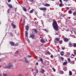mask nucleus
I'll return each mask as SVG.
<instances>
[{
    "label": "nucleus",
    "instance_id": "obj_1",
    "mask_svg": "<svg viewBox=\"0 0 76 76\" xmlns=\"http://www.w3.org/2000/svg\"><path fill=\"white\" fill-rule=\"evenodd\" d=\"M52 26L54 29L55 31H58V24L56 21H55L53 22L52 23Z\"/></svg>",
    "mask_w": 76,
    "mask_h": 76
},
{
    "label": "nucleus",
    "instance_id": "obj_2",
    "mask_svg": "<svg viewBox=\"0 0 76 76\" xmlns=\"http://www.w3.org/2000/svg\"><path fill=\"white\" fill-rule=\"evenodd\" d=\"M60 38H55V40L54 42L55 43H57V42H59V43L60 44H61L63 43V40L60 41Z\"/></svg>",
    "mask_w": 76,
    "mask_h": 76
},
{
    "label": "nucleus",
    "instance_id": "obj_3",
    "mask_svg": "<svg viewBox=\"0 0 76 76\" xmlns=\"http://www.w3.org/2000/svg\"><path fill=\"white\" fill-rule=\"evenodd\" d=\"M13 65L12 64V63H10L9 64V65L6 67V69H10V68H11L12 69L13 68Z\"/></svg>",
    "mask_w": 76,
    "mask_h": 76
},
{
    "label": "nucleus",
    "instance_id": "obj_4",
    "mask_svg": "<svg viewBox=\"0 0 76 76\" xmlns=\"http://www.w3.org/2000/svg\"><path fill=\"white\" fill-rule=\"evenodd\" d=\"M42 4L44 6H46L47 7H48L50 6V5L49 4H47V3H46V4H45L44 3H43Z\"/></svg>",
    "mask_w": 76,
    "mask_h": 76
},
{
    "label": "nucleus",
    "instance_id": "obj_5",
    "mask_svg": "<svg viewBox=\"0 0 76 76\" xmlns=\"http://www.w3.org/2000/svg\"><path fill=\"white\" fill-rule=\"evenodd\" d=\"M64 42H67L69 41V39L66 37H65L64 39Z\"/></svg>",
    "mask_w": 76,
    "mask_h": 76
},
{
    "label": "nucleus",
    "instance_id": "obj_6",
    "mask_svg": "<svg viewBox=\"0 0 76 76\" xmlns=\"http://www.w3.org/2000/svg\"><path fill=\"white\" fill-rule=\"evenodd\" d=\"M39 9L41 10L45 11L47 10V8L46 7L40 8H39Z\"/></svg>",
    "mask_w": 76,
    "mask_h": 76
},
{
    "label": "nucleus",
    "instance_id": "obj_7",
    "mask_svg": "<svg viewBox=\"0 0 76 76\" xmlns=\"http://www.w3.org/2000/svg\"><path fill=\"white\" fill-rule=\"evenodd\" d=\"M30 37L32 39H34L35 38V34H32L30 35Z\"/></svg>",
    "mask_w": 76,
    "mask_h": 76
},
{
    "label": "nucleus",
    "instance_id": "obj_8",
    "mask_svg": "<svg viewBox=\"0 0 76 76\" xmlns=\"http://www.w3.org/2000/svg\"><path fill=\"white\" fill-rule=\"evenodd\" d=\"M69 45L70 47H72L73 46V43H72L71 42H69Z\"/></svg>",
    "mask_w": 76,
    "mask_h": 76
},
{
    "label": "nucleus",
    "instance_id": "obj_9",
    "mask_svg": "<svg viewBox=\"0 0 76 76\" xmlns=\"http://www.w3.org/2000/svg\"><path fill=\"white\" fill-rule=\"evenodd\" d=\"M40 42L42 43L43 44H44L45 43V41L43 39H40Z\"/></svg>",
    "mask_w": 76,
    "mask_h": 76
},
{
    "label": "nucleus",
    "instance_id": "obj_10",
    "mask_svg": "<svg viewBox=\"0 0 76 76\" xmlns=\"http://www.w3.org/2000/svg\"><path fill=\"white\" fill-rule=\"evenodd\" d=\"M10 44L12 45V46H13L14 45H15V43L13 42H10Z\"/></svg>",
    "mask_w": 76,
    "mask_h": 76
},
{
    "label": "nucleus",
    "instance_id": "obj_11",
    "mask_svg": "<svg viewBox=\"0 0 76 76\" xmlns=\"http://www.w3.org/2000/svg\"><path fill=\"white\" fill-rule=\"evenodd\" d=\"M64 52L63 51H61L60 53V54L61 55V56H64Z\"/></svg>",
    "mask_w": 76,
    "mask_h": 76
},
{
    "label": "nucleus",
    "instance_id": "obj_12",
    "mask_svg": "<svg viewBox=\"0 0 76 76\" xmlns=\"http://www.w3.org/2000/svg\"><path fill=\"white\" fill-rule=\"evenodd\" d=\"M32 30L33 31H34L36 34H38V31L37 30V29L36 28L33 29H32Z\"/></svg>",
    "mask_w": 76,
    "mask_h": 76
},
{
    "label": "nucleus",
    "instance_id": "obj_13",
    "mask_svg": "<svg viewBox=\"0 0 76 76\" xmlns=\"http://www.w3.org/2000/svg\"><path fill=\"white\" fill-rule=\"evenodd\" d=\"M11 26L13 27V29H15V28H16V26L13 23H11Z\"/></svg>",
    "mask_w": 76,
    "mask_h": 76
},
{
    "label": "nucleus",
    "instance_id": "obj_14",
    "mask_svg": "<svg viewBox=\"0 0 76 76\" xmlns=\"http://www.w3.org/2000/svg\"><path fill=\"white\" fill-rule=\"evenodd\" d=\"M22 8L23 10H24V11L25 12H26V11H27V10H26V9L25 8V7H23Z\"/></svg>",
    "mask_w": 76,
    "mask_h": 76
},
{
    "label": "nucleus",
    "instance_id": "obj_15",
    "mask_svg": "<svg viewBox=\"0 0 76 76\" xmlns=\"http://www.w3.org/2000/svg\"><path fill=\"white\" fill-rule=\"evenodd\" d=\"M28 31H26V33H25V36L26 37H27V38H28Z\"/></svg>",
    "mask_w": 76,
    "mask_h": 76
},
{
    "label": "nucleus",
    "instance_id": "obj_16",
    "mask_svg": "<svg viewBox=\"0 0 76 76\" xmlns=\"http://www.w3.org/2000/svg\"><path fill=\"white\" fill-rule=\"evenodd\" d=\"M26 31H28L29 30V26H26Z\"/></svg>",
    "mask_w": 76,
    "mask_h": 76
},
{
    "label": "nucleus",
    "instance_id": "obj_17",
    "mask_svg": "<svg viewBox=\"0 0 76 76\" xmlns=\"http://www.w3.org/2000/svg\"><path fill=\"white\" fill-rule=\"evenodd\" d=\"M41 73H42L43 74L44 73V72H45V70L43 69H41Z\"/></svg>",
    "mask_w": 76,
    "mask_h": 76
},
{
    "label": "nucleus",
    "instance_id": "obj_18",
    "mask_svg": "<svg viewBox=\"0 0 76 76\" xmlns=\"http://www.w3.org/2000/svg\"><path fill=\"white\" fill-rule=\"evenodd\" d=\"M67 64V61L64 62V63L63 64V66H65Z\"/></svg>",
    "mask_w": 76,
    "mask_h": 76
},
{
    "label": "nucleus",
    "instance_id": "obj_19",
    "mask_svg": "<svg viewBox=\"0 0 76 76\" xmlns=\"http://www.w3.org/2000/svg\"><path fill=\"white\" fill-rule=\"evenodd\" d=\"M8 6L10 7V8H12V4H8Z\"/></svg>",
    "mask_w": 76,
    "mask_h": 76
},
{
    "label": "nucleus",
    "instance_id": "obj_20",
    "mask_svg": "<svg viewBox=\"0 0 76 76\" xmlns=\"http://www.w3.org/2000/svg\"><path fill=\"white\" fill-rule=\"evenodd\" d=\"M69 75L70 76H72V72L70 71H69Z\"/></svg>",
    "mask_w": 76,
    "mask_h": 76
},
{
    "label": "nucleus",
    "instance_id": "obj_21",
    "mask_svg": "<svg viewBox=\"0 0 76 76\" xmlns=\"http://www.w3.org/2000/svg\"><path fill=\"white\" fill-rule=\"evenodd\" d=\"M68 13L69 14H72V11L71 10H70L69 11Z\"/></svg>",
    "mask_w": 76,
    "mask_h": 76
},
{
    "label": "nucleus",
    "instance_id": "obj_22",
    "mask_svg": "<svg viewBox=\"0 0 76 76\" xmlns=\"http://www.w3.org/2000/svg\"><path fill=\"white\" fill-rule=\"evenodd\" d=\"M34 9H33L32 10H31L30 11V13H33V12H34Z\"/></svg>",
    "mask_w": 76,
    "mask_h": 76
},
{
    "label": "nucleus",
    "instance_id": "obj_23",
    "mask_svg": "<svg viewBox=\"0 0 76 76\" xmlns=\"http://www.w3.org/2000/svg\"><path fill=\"white\" fill-rule=\"evenodd\" d=\"M40 60L41 63H43V60H42V58H40Z\"/></svg>",
    "mask_w": 76,
    "mask_h": 76
},
{
    "label": "nucleus",
    "instance_id": "obj_24",
    "mask_svg": "<svg viewBox=\"0 0 76 76\" xmlns=\"http://www.w3.org/2000/svg\"><path fill=\"white\" fill-rule=\"evenodd\" d=\"M73 47H76V43H73Z\"/></svg>",
    "mask_w": 76,
    "mask_h": 76
},
{
    "label": "nucleus",
    "instance_id": "obj_25",
    "mask_svg": "<svg viewBox=\"0 0 76 76\" xmlns=\"http://www.w3.org/2000/svg\"><path fill=\"white\" fill-rule=\"evenodd\" d=\"M10 36L12 37H13V34L12 32H10Z\"/></svg>",
    "mask_w": 76,
    "mask_h": 76
},
{
    "label": "nucleus",
    "instance_id": "obj_26",
    "mask_svg": "<svg viewBox=\"0 0 76 76\" xmlns=\"http://www.w3.org/2000/svg\"><path fill=\"white\" fill-rule=\"evenodd\" d=\"M46 54H49V55H50L51 54V53H50L49 51L47 52L46 53Z\"/></svg>",
    "mask_w": 76,
    "mask_h": 76
},
{
    "label": "nucleus",
    "instance_id": "obj_27",
    "mask_svg": "<svg viewBox=\"0 0 76 76\" xmlns=\"http://www.w3.org/2000/svg\"><path fill=\"white\" fill-rule=\"evenodd\" d=\"M25 61L26 63H29V61H27L26 60V59H25Z\"/></svg>",
    "mask_w": 76,
    "mask_h": 76
},
{
    "label": "nucleus",
    "instance_id": "obj_28",
    "mask_svg": "<svg viewBox=\"0 0 76 76\" xmlns=\"http://www.w3.org/2000/svg\"><path fill=\"white\" fill-rule=\"evenodd\" d=\"M59 6L60 7H62V6H63L62 3H61V4H59Z\"/></svg>",
    "mask_w": 76,
    "mask_h": 76
},
{
    "label": "nucleus",
    "instance_id": "obj_29",
    "mask_svg": "<svg viewBox=\"0 0 76 76\" xmlns=\"http://www.w3.org/2000/svg\"><path fill=\"white\" fill-rule=\"evenodd\" d=\"M67 60L68 61V62H70L71 60H70V59L69 58H68Z\"/></svg>",
    "mask_w": 76,
    "mask_h": 76
},
{
    "label": "nucleus",
    "instance_id": "obj_30",
    "mask_svg": "<svg viewBox=\"0 0 76 76\" xmlns=\"http://www.w3.org/2000/svg\"><path fill=\"white\" fill-rule=\"evenodd\" d=\"M16 54H19V51H17L16 52Z\"/></svg>",
    "mask_w": 76,
    "mask_h": 76
},
{
    "label": "nucleus",
    "instance_id": "obj_31",
    "mask_svg": "<svg viewBox=\"0 0 76 76\" xmlns=\"http://www.w3.org/2000/svg\"><path fill=\"white\" fill-rule=\"evenodd\" d=\"M61 60H62V61H63V60H64V58H62V57H61Z\"/></svg>",
    "mask_w": 76,
    "mask_h": 76
},
{
    "label": "nucleus",
    "instance_id": "obj_32",
    "mask_svg": "<svg viewBox=\"0 0 76 76\" xmlns=\"http://www.w3.org/2000/svg\"><path fill=\"white\" fill-rule=\"evenodd\" d=\"M50 57L51 58H54V56L53 55H51L50 56Z\"/></svg>",
    "mask_w": 76,
    "mask_h": 76
},
{
    "label": "nucleus",
    "instance_id": "obj_33",
    "mask_svg": "<svg viewBox=\"0 0 76 76\" xmlns=\"http://www.w3.org/2000/svg\"><path fill=\"white\" fill-rule=\"evenodd\" d=\"M52 69L53 70L54 72H56V69H54V68H52Z\"/></svg>",
    "mask_w": 76,
    "mask_h": 76
},
{
    "label": "nucleus",
    "instance_id": "obj_34",
    "mask_svg": "<svg viewBox=\"0 0 76 76\" xmlns=\"http://www.w3.org/2000/svg\"><path fill=\"white\" fill-rule=\"evenodd\" d=\"M76 11L74 12L73 13V15H76Z\"/></svg>",
    "mask_w": 76,
    "mask_h": 76
},
{
    "label": "nucleus",
    "instance_id": "obj_35",
    "mask_svg": "<svg viewBox=\"0 0 76 76\" xmlns=\"http://www.w3.org/2000/svg\"><path fill=\"white\" fill-rule=\"evenodd\" d=\"M34 0H29V1L30 2H33L34 1Z\"/></svg>",
    "mask_w": 76,
    "mask_h": 76
},
{
    "label": "nucleus",
    "instance_id": "obj_36",
    "mask_svg": "<svg viewBox=\"0 0 76 76\" xmlns=\"http://www.w3.org/2000/svg\"><path fill=\"white\" fill-rule=\"evenodd\" d=\"M74 53L75 55H76V50L74 51Z\"/></svg>",
    "mask_w": 76,
    "mask_h": 76
},
{
    "label": "nucleus",
    "instance_id": "obj_37",
    "mask_svg": "<svg viewBox=\"0 0 76 76\" xmlns=\"http://www.w3.org/2000/svg\"><path fill=\"white\" fill-rule=\"evenodd\" d=\"M60 73H61L62 74H63L64 73V72L63 71H61Z\"/></svg>",
    "mask_w": 76,
    "mask_h": 76
},
{
    "label": "nucleus",
    "instance_id": "obj_38",
    "mask_svg": "<svg viewBox=\"0 0 76 76\" xmlns=\"http://www.w3.org/2000/svg\"><path fill=\"white\" fill-rule=\"evenodd\" d=\"M61 48H62V50H64L65 49V48L63 47H61Z\"/></svg>",
    "mask_w": 76,
    "mask_h": 76
},
{
    "label": "nucleus",
    "instance_id": "obj_39",
    "mask_svg": "<svg viewBox=\"0 0 76 76\" xmlns=\"http://www.w3.org/2000/svg\"><path fill=\"white\" fill-rule=\"evenodd\" d=\"M7 74H3V76H7Z\"/></svg>",
    "mask_w": 76,
    "mask_h": 76
},
{
    "label": "nucleus",
    "instance_id": "obj_40",
    "mask_svg": "<svg viewBox=\"0 0 76 76\" xmlns=\"http://www.w3.org/2000/svg\"><path fill=\"white\" fill-rule=\"evenodd\" d=\"M64 1H66V2H67L69 1V0H64Z\"/></svg>",
    "mask_w": 76,
    "mask_h": 76
},
{
    "label": "nucleus",
    "instance_id": "obj_41",
    "mask_svg": "<svg viewBox=\"0 0 76 76\" xmlns=\"http://www.w3.org/2000/svg\"><path fill=\"white\" fill-rule=\"evenodd\" d=\"M18 45H19L18 43H17L15 45V46H18Z\"/></svg>",
    "mask_w": 76,
    "mask_h": 76
},
{
    "label": "nucleus",
    "instance_id": "obj_42",
    "mask_svg": "<svg viewBox=\"0 0 76 76\" xmlns=\"http://www.w3.org/2000/svg\"><path fill=\"white\" fill-rule=\"evenodd\" d=\"M60 2L61 3H62V1L61 0H59Z\"/></svg>",
    "mask_w": 76,
    "mask_h": 76
},
{
    "label": "nucleus",
    "instance_id": "obj_43",
    "mask_svg": "<svg viewBox=\"0 0 76 76\" xmlns=\"http://www.w3.org/2000/svg\"><path fill=\"white\" fill-rule=\"evenodd\" d=\"M72 56L73 57H75V55H74V54H72Z\"/></svg>",
    "mask_w": 76,
    "mask_h": 76
},
{
    "label": "nucleus",
    "instance_id": "obj_44",
    "mask_svg": "<svg viewBox=\"0 0 76 76\" xmlns=\"http://www.w3.org/2000/svg\"><path fill=\"white\" fill-rule=\"evenodd\" d=\"M8 3H9L10 2V1H11V0H8Z\"/></svg>",
    "mask_w": 76,
    "mask_h": 76
},
{
    "label": "nucleus",
    "instance_id": "obj_45",
    "mask_svg": "<svg viewBox=\"0 0 76 76\" xmlns=\"http://www.w3.org/2000/svg\"><path fill=\"white\" fill-rule=\"evenodd\" d=\"M36 73H38V70L37 69H36Z\"/></svg>",
    "mask_w": 76,
    "mask_h": 76
},
{
    "label": "nucleus",
    "instance_id": "obj_46",
    "mask_svg": "<svg viewBox=\"0 0 76 76\" xmlns=\"http://www.w3.org/2000/svg\"><path fill=\"white\" fill-rule=\"evenodd\" d=\"M27 57H28L29 58V57H32V56H28Z\"/></svg>",
    "mask_w": 76,
    "mask_h": 76
},
{
    "label": "nucleus",
    "instance_id": "obj_47",
    "mask_svg": "<svg viewBox=\"0 0 76 76\" xmlns=\"http://www.w3.org/2000/svg\"><path fill=\"white\" fill-rule=\"evenodd\" d=\"M36 65H37V66H38V63L37 62Z\"/></svg>",
    "mask_w": 76,
    "mask_h": 76
},
{
    "label": "nucleus",
    "instance_id": "obj_48",
    "mask_svg": "<svg viewBox=\"0 0 76 76\" xmlns=\"http://www.w3.org/2000/svg\"><path fill=\"white\" fill-rule=\"evenodd\" d=\"M69 9V8H67L66 9V10H68Z\"/></svg>",
    "mask_w": 76,
    "mask_h": 76
},
{
    "label": "nucleus",
    "instance_id": "obj_49",
    "mask_svg": "<svg viewBox=\"0 0 76 76\" xmlns=\"http://www.w3.org/2000/svg\"><path fill=\"white\" fill-rule=\"evenodd\" d=\"M64 71H66L67 70L66 69H64Z\"/></svg>",
    "mask_w": 76,
    "mask_h": 76
},
{
    "label": "nucleus",
    "instance_id": "obj_50",
    "mask_svg": "<svg viewBox=\"0 0 76 76\" xmlns=\"http://www.w3.org/2000/svg\"><path fill=\"white\" fill-rule=\"evenodd\" d=\"M0 76H2V75L1 74H0Z\"/></svg>",
    "mask_w": 76,
    "mask_h": 76
},
{
    "label": "nucleus",
    "instance_id": "obj_51",
    "mask_svg": "<svg viewBox=\"0 0 76 76\" xmlns=\"http://www.w3.org/2000/svg\"><path fill=\"white\" fill-rule=\"evenodd\" d=\"M45 31H47V30H46V29H45Z\"/></svg>",
    "mask_w": 76,
    "mask_h": 76
},
{
    "label": "nucleus",
    "instance_id": "obj_52",
    "mask_svg": "<svg viewBox=\"0 0 76 76\" xmlns=\"http://www.w3.org/2000/svg\"><path fill=\"white\" fill-rule=\"evenodd\" d=\"M70 32H71V33H72V31H70Z\"/></svg>",
    "mask_w": 76,
    "mask_h": 76
},
{
    "label": "nucleus",
    "instance_id": "obj_53",
    "mask_svg": "<svg viewBox=\"0 0 76 76\" xmlns=\"http://www.w3.org/2000/svg\"><path fill=\"white\" fill-rule=\"evenodd\" d=\"M58 52H60V50H58Z\"/></svg>",
    "mask_w": 76,
    "mask_h": 76
},
{
    "label": "nucleus",
    "instance_id": "obj_54",
    "mask_svg": "<svg viewBox=\"0 0 76 76\" xmlns=\"http://www.w3.org/2000/svg\"><path fill=\"white\" fill-rule=\"evenodd\" d=\"M73 62V63H72V64H74V63H74V62Z\"/></svg>",
    "mask_w": 76,
    "mask_h": 76
},
{
    "label": "nucleus",
    "instance_id": "obj_55",
    "mask_svg": "<svg viewBox=\"0 0 76 76\" xmlns=\"http://www.w3.org/2000/svg\"><path fill=\"white\" fill-rule=\"evenodd\" d=\"M24 23H25V20L24 21Z\"/></svg>",
    "mask_w": 76,
    "mask_h": 76
},
{
    "label": "nucleus",
    "instance_id": "obj_56",
    "mask_svg": "<svg viewBox=\"0 0 76 76\" xmlns=\"http://www.w3.org/2000/svg\"><path fill=\"white\" fill-rule=\"evenodd\" d=\"M75 59L76 60V58H75Z\"/></svg>",
    "mask_w": 76,
    "mask_h": 76
},
{
    "label": "nucleus",
    "instance_id": "obj_57",
    "mask_svg": "<svg viewBox=\"0 0 76 76\" xmlns=\"http://www.w3.org/2000/svg\"><path fill=\"white\" fill-rule=\"evenodd\" d=\"M1 59H0V61H1Z\"/></svg>",
    "mask_w": 76,
    "mask_h": 76
},
{
    "label": "nucleus",
    "instance_id": "obj_58",
    "mask_svg": "<svg viewBox=\"0 0 76 76\" xmlns=\"http://www.w3.org/2000/svg\"><path fill=\"white\" fill-rule=\"evenodd\" d=\"M72 71H74V70L73 69Z\"/></svg>",
    "mask_w": 76,
    "mask_h": 76
},
{
    "label": "nucleus",
    "instance_id": "obj_59",
    "mask_svg": "<svg viewBox=\"0 0 76 76\" xmlns=\"http://www.w3.org/2000/svg\"><path fill=\"white\" fill-rule=\"evenodd\" d=\"M1 24V23H0V25Z\"/></svg>",
    "mask_w": 76,
    "mask_h": 76
},
{
    "label": "nucleus",
    "instance_id": "obj_60",
    "mask_svg": "<svg viewBox=\"0 0 76 76\" xmlns=\"http://www.w3.org/2000/svg\"><path fill=\"white\" fill-rule=\"evenodd\" d=\"M71 64H72V63H71Z\"/></svg>",
    "mask_w": 76,
    "mask_h": 76
}]
</instances>
